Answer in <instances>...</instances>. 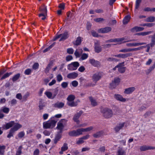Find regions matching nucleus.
<instances>
[{
  "label": "nucleus",
  "instance_id": "obj_32",
  "mask_svg": "<svg viewBox=\"0 0 155 155\" xmlns=\"http://www.w3.org/2000/svg\"><path fill=\"white\" fill-rule=\"evenodd\" d=\"M89 99L90 101L91 102V105L93 107H94L97 105V103L96 100L93 99V97H89Z\"/></svg>",
  "mask_w": 155,
  "mask_h": 155
},
{
  "label": "nucleus",
  "instance_id": "obj_61",
  "mask_svg": "<svg viewBox=\"0 0 155 155\" xmlns=\"http://www.w3.org/2000/svg\"><path fill=\"white\" fill-rule=\"evenodd\" d=\"M94 20L97 22H100L104 20V19L103 18H95L94 19Z\"/></svg>",
  "mask_w": 155,
  "mask_h": 155
},
{
  "label": "nucleus",
  "instance_id": "obj_2",
  "mask_svg": "<svg viewBox=\"0 0 155 155\" xmlns=\"http://www.w3.org/2000/svg\"><path fill=\"white\" fill-rule=\"evenodd\" d=\"M101 112L103 114V116L106 118H109L112 116L113 111L108 107H105L101 109Z\"/></svg>",
  "mask_w": 155,
  "mask_h": 155
},
{
  "label": "nucleus",
  "instance_id": "obj_42",
  "mask_svg": "<svg viewBox=\"0 0 155 155\" xmlns=\"http://www.w3.org/2000/svg\"><path fill=\"white\" fill-rule=\"evenodd\" d=\"M45 94L47 96L48 98L53 99L52 98V94L51 92L46 91L45 93Z\"/></svg>",
  "mask_w": 155,
  "mask_h": 155
},
{
  "label": "nucleus",
  "instance_id": "obj_49",
  "mask_svg": "<svg viewBox=\"0 0 155 155\" xmlns=\"http://www.w3.org/2000/svg\"><path fill=\"white\" fill-rule=\"evenodd\" d=\"M29 93L28 92H27L23 97L22 100L23 101H27L28 98L29 96Z\"/></svg>",
  "mask_w": 155,
  "mask_h": 155
},
{
  "label": "nucleus",
  "instance_id": "obj_41",
  "mask_svg": "<svg viewBox=\"0 0 155 155\" xmlns=\"http://www.w3.org/2000/svg\"><path fill=\"white\" fill-rule=\"evenodd\" d=\"M70 102L67 103V104L69 106L71 107H76L78 105L77 103H75L74 101Z\"/></svg>",
  "mask_w": 155,
  "mask_h": 155
},
{
  "label": "nucleus",
  "instance_id": "obj_36",
  "mask_svg": "<svg viewBox=\"0 0 155 155\" xmlns=\"http://www.w3.org/2000/svg\"><path fill=\"white\" fill-rule=\"evenodd\" d=\"M152 31H148L147 32H140L136 34V35H138L145 36L151 34Z\"/></svg>",
  "mask_w": 155,
  "mask_h": 155
},
{
  "label": "nucleus",
  "instance_id": "obj_27",
  "mask_svg": "<svg viewBox=\"0 0 155 155\" xmlns=\"http://www.w3.org/2000/svg\"><path fill=\"white\" fill-rule=\"evenodd\" d=\"M131 17L129 15L125 16L123 20V23L124 25H126L130 21Z\"/></svg>",
  "mask_w": 155,
  "mask_h": 155
},
{
  "label": "nucleus",
  "instance_id": "obj_20",
  "mask_svg": "<svg viewBox=\"0 0 155 155\" xmlns=\"http://www.w3.org/2000/svg\"><path fill=\"white\" fill-rule=\"evenodd\" d=\"M60 121H60L58 123L56 129L59 130H60V133H61L63 131V129L64 127V126L62 123L60 122Z\"/></svg>",
  "mask_w": 155,
  "mask_h": 155
},
{
  "label": "nucleus",
  "instance_id": "obj_21",
  "mask_svg": "<svg viewBox=\"0 0 155 155\" xmlns=\"http://www.w3.org/2000/svg\"><path fill=\"white\" fill-rule=\"evenodd\" d=\"M46 106V103L44 102L42 99L40 100L39 102V106L38 107L39 108V110H41L43 109Z\"/></svg>",
  "mask_w": 155,
  "mask_h": 155
},
{
  "label": "nucleus",
  "instance_id": "obj_37",
  "mask_svg": "<svg viewBox=\"0 0 155 155\" xmlns=\"http://www.w3.org/2000/svg\"><path fill=\"white\" fill-rule=\"evenodd\" d=\"M75 98L74 95L73 94L69 95L67 97V99L68 101H72L74 100Z\"/></svg>",
  "mask_w": 155,
  "mask_h": 155
},
{
  "label": "nucleus",
  "instance_id": "obj_34",
  "mask_svg": "<svg viewBox=\"0 0 155 155\" xmlns=\"http://www.w3.org/2000/svg\"><path fill=\"white\" fill-rule=\"evenodd\" d=\"M93 129V127L92 126H90L89 127L85 128H80L81 130V133H82V132H88L92 130Z\"/></svg>",
  "mask_w": 155,
  "mask_h": 155
},
{
  "label": "nucleus",
  "instance_id": "obj_62",
  "mask_svg": "<svg viewBox=\"0 0 155 155\" xmlns=\"http://www.w3.org/2000/svg\"><path fill=\"white\" fill-rule=\"evenodd\" d=\"M39 66L38 63H35L32 66V68L34 70H36L38 68Z\"/></svg>",
  "mask_w": 155,
  "mask_h": 155
},
{
  "label": "nucleus",
  "instance_id": "obj_17",
  "mask_svg": "<svg viewBox=\"0 0 155 155\" xmlns=\"http://www.w3.org/2000/svg\"><path fill=\"white\" fill-rule=\"evenodd\" d=\"M94 49L95 52L98 53L101 52L102 50L101 47L100 46V44L98 43H95Z\"/></svg>",
  "mask_w": 155,
  "mask_h": 155
},
{
  "label": "nucleus",
  "instance_id": "obj_29",
  "mask_svg": "<svg viewBox=\"0 0 155 155\" xmlns=\"http://www.w3.org/2000/svg\"><path fill=\"white\" fill-rule=\"evenodd\" d=\"M126 152L124 149L122 147L119 148L117 152V155H125Z\"/></svg>",
  "mask_w": 155,
  "mask_h": 155
},
{
  "label": "nucleus",
  "instance_id": "obj_15",
  "mask_svg": "<svg viewBox=\"0 0 155 155\" xmlns=\"http://www.w3.org/2000/svg\"><path fill=\"white\" fill-rule=\"evenodd\" d=\"M54 62L53 61L51 60L50 61L49 64L47 65V66L45 70V72L46 74L48 73L49 72V70L51 69L53 65Z\"/></svg>",
  "mask_w": 155,
  "mask_h": 155
},
{
  "label": "nucleus",
  "instance_id": "obj_39",
  "mask_svg": "<svg viewBox=\"0 0 155 155\" xmlns=\"http://www.w3.org/2000/svg\"><path fill=\"white\" fill-rule=\"evenodd\" d=\"M103 134V132L102 131H99L98 132H97L95 134H94L93 135V136L94 138H98L101 136Z\"/></svg>",
  "mask_w": 155,
  "mask_h": 155
},
{
  "label": "nucleus",
  "instance_id": "obj_35",
  "mask_svg": "<svg viewBox=\"0 0 155 155\" xmlns=\"http://www.w3.org/2000/svg\"><path fill=\"white\" fill-rule=\"evenodd\" d=\"M9 111V108L5 107H2L0 110V111H2L6 114H8Z\"/></svg>",
  "mask_w": 155,
  "mask_h": 155
},
{
  "label": "nucleus",
  "instance_id": "obj_47",
  "mask_svg": "<svg viewBox=\"0 0 155 155\" xmlns=\"http://www.w3.org/2000/svg\"><path fill=\"white\" fill-rule=\"evenodd\" d=\"M51 131L47 130H44L43 132V133L44 135L47 136H50L51 134Z\"/></svg>",
  "mask_w": 155,
  "mask_h": 155
},
{
  "label": "nucleus",
  "instance_id": "obj_23",
  "mask_svg": "<svg viewBox=\"0 0 155 155\" xmlns=\"http://www.w3.org/2000/svg\"><path fill=\"white\" fill-rule=\"evenodd\" d=\"M78 75L77 73L74 72L70 73L68 74L67 76V77L69 79H75L77 78Z\"/></svg>",
  "mask_w": 155,
  "mask_h": 155
},
{
  "label": "nucleus",
  "instance_id": "obj_24",
  "mask_svg": "<svg viewBox=\"0 0 155 155\" xmlns=\"http://www.w3.org/2000/svg\"><path fill=\"white\" fill-rule=\"evenodd\" d=\"M124 122L120 123L118 125H117L114 128V130L116 132H119L124 126Z\"/></svg>",
  "mask_w": 155,
  "mask_h": 155
},
{
  "label": "nucleus",
  "instance_id": "obj_51",
  "mask_svg": "<svg viewBox=\"0 0 155 155\" xmlns=\"http://www.w3.org/2000/svg\"><path fill=\"white\" fill-rule=\"evenodd\" d=\"M88 57V54L85 53H83L80 58L82 60H84L87 59Z\"/></svg>",
  "mask_w": 155,
  "mask_h": 155
},
{
  "label": "nucleus",
  "instance_id": "obj_56",
  "mask_svg": "<svg viewBox=\"0 0 155 155\" xmlns=\"http://www.w3.org/2000/svg\"><path fill=\"white\" fill-rule=\"evenodd\" d=\"M84 142V141L83 140L82 138L81 137L79 138V140L76 142V143L78 145H79L83 143Z\"/></svg>",
  "mask_w": 155,
  "mask_h": 155
},
{
  "label": "nucleus",
  "instance_id": "obj_11",
  "mask_svg": "<svg viewBox=\"0 0 155 155\" xmlns=\"http://www.w3.org/2000/svg\"><path fill=\"white\" fill-rule=\"evenodd\" d=\"M132 55V54L131 53H129L125 54H118L114 55V56L122 58H125L128 57H130Z\"/></svg>",
  "mask_w": 155,
  "mask_h": 155
},
{
  "label": "nucleus",
  "instance_id": "obj_13",
  "mask_svg": "<svg viewBox=\"0 0 155 155\" xmlns=\"http://www.w3.org/2000/svg\"><path fill=\"white\" fill-rule=\"evenodd\" d=\"M127 40V39H125L124 38H119L115 39H111L106 41V42L108 43L113 42H119L122 41L123 40Z\"/></svg>",
  "mask_w": 155,
  "mask_h": 155
},
{
  "label": "nucleus",
  "instance_id": "obj_52",
  "mask_svg": "<svg viewBox=\"0 0 155 155\" xmlns=\"http://www.w3.org/2000/svg\"><path fill=\"white\" fill-rule=\"evenodd\" d=\"M25 135V133L24 131H22L19 132L18 134V136L19 138H21L23 137Z\"/></svg>",
  "mask_w": 155,
  "mask_h": 155
},
{
  "label": "nucleus",
  "instance_id": "obj_3",
  "mask_svg": "<svg viewBox=\"0 0 155 155\" xmlns=\"http://www.w3.org/2000/svg\"><path fill=\"white\" fill-rule=\"evenodd\" d=\"M61 37V38L59 40V41H64L66 39L69 37L68 34V31H66L64 33L60 34L58 35L56 34L53 38V41H55Z\"/></svg>",
  "mask_w": 155,
  "mask_h": 155
},
{
  "label": "nucleus",
  "instance_id": "obj_9",
  "mask_svg": "<svg viewBox=\"0 0 155 155\" xmlns=\"http://www.w3.org/2000/svg\"><path fill=\"white\" fill-rule=\"evenodd\" d=\"M83 111L81 110H80L79 112H77L75 114L73 117V120L77 124L79 123V120L78 119L81 114L83 113Z\"/></svg>",
  "mask_w": 155,
  "mask_h": 155
},
{
  "label": "nucleus",
  "instance_id": "obj_16",
  "mask_svg": "<svg viewBox=\"0 0 155 155\" xmlns=\"http://www.w3.org/2000/svg\"><path fill=\"white\" fill-rule=\"evenodd\" d=\"M155 149V147H152L150 146L143 145L140 147V150L141 151H145L149 150H153Z\"/></svg>",
  "mask_w": 155,
  "mask_h": 155
},
{
  "label": "nucleus",
  "instance_id": "obj_8",
  "mask_svg": "<svg viewBox=\"0 0 155 155\" xmlns=\"http://www.w3.org/2000/svg\"><path fill=\"white\" fill-rule=\"evenodd\" d=\"M89 62L94 67H99L101 65V63L99 61L96 60L94 58L90 59Z\"/></svg>",
  "mask_w": 155,
  "mask_h": 155
},
{
  "label": "nucleus",
  "instance_id": "obj_43",
  "mask_svg": "<svg viewBox=\"0 0 155 155\" xmlns=\"http://www.w3.org/2000/svg\"><path fill=\"white\" fill-rule=\"evenodd\" d=\"M145 47V46H141L138 48H130V52L133 51H137L140 50L142 48H144Z\"/></svg>",
  "mask_w": 155,
  "mask_h": 155
},
{
  "label": "nucleus",
  "instance_id": "obj_7",
  "mask_svg": "<svg viewBox=\"0 0 155 155\" xmlns=\"http://www.w3.org/2000/svg\"><path fill=\"white\" fill-rule=\"evenodd\" d=\"M82 134L80 128L76 130H73L68 132V135L71 137H78Z\"/></svg>",
  "mask_w": 155,
  "mask_h": 155
},
{
  "label": "nucleus",
  "instance_id": "obj_45",
  "mask_svg": "<svg viewBox=\"0 0 155 155\" xmlns=\"http://www.w3.org/2000/svg\"><path fill=\"white\" fill-rule=\"evenodd\" d=\"M112 81L117 86L120 82V79L119 78H115Z\"/></svg>",
  "mask_w": 155,
  "mask_h": 155
},
{
  "label": "nucleus",
  "instance_id": "obj_19",
  "mask_svg": "<svg viewBox=\"0 0 155 155\" xmlns=\"http://www.w3.org/2000/svg\"><path fill=\"white\" fill-rule=\"evenodd\" d=\"M64 105V103L58 101L53 105V107L59 109L63 107Z\"/></svg>",
  "mask_w": 155,
  "mask_h": 155
},
{
  "label": "nucleus",
  "instance_id": "obj_12",
  "mask_svg": "<svg viewBox=\"0 0 155 155\" xmlns=\"http://www.w3.org/2000/svg\"><path fill=\"white\" fill-rule=\"evenodd\" d=\"M15 124L14 121H11L8 123H7L5 125H3L2 128L4 129L7 130Z\"/></svg>",
  "mask_w": 155,
  "mask_h": 155
},
{
  "label": "nucleus",
  "instance_id": "obj_46",
  "mask_svg": "<svg viewBox=\"0 0 155 155\" xmlns=\"http://www.w3.org/2000/svg\"><path fill=\"white\" fill-rule=\"evenodd\" d=\"M68 149V144L66 143H65L64 144L63 146L61 147V150L62 151H65L67 150Z\"/></svg>",
  "mask_w": 155,
  "mask_h": 155
},
{
  "label": "nucleus",
  "instance_id": "obj_1",
  "mask_svg": "<svg viewBox=\"0 0 155 155\" xmlns=\"http://www.w3.org/2000/svg\"><path fill=\"white\" fill-rule=\"evenodd\" d=\"M54 117L51 118L49 120L43 123V127L44 129H52L56 126L57 121L53 119Z\"/></svg>",
  "mask_w": 155,
  "mask_h": 155
},
{
  "label": "nucleus",
  "instance_id": "obj_14",
  "mask_svg": "<svg viewBox=\"0 0 155 155\" xmlns=\"http://www.w3.org/2000/svg\"><path fill=\"white\" fill-rule=\"evenodd\" d=\"M146 43L145 42L142 43H130L126 44V45L128 47H136L139 45H145Z\"/></svg>",
  "mask_w": 155,
  "mask_h": 155
},
{
  "label": "nucleus",
  "instance_id": "obj_38",
  "mask_svg": "<svg viewBox=\"0 0 155 155\" xmlns=\"http://www.w3.org/2000/svg\"><path fill=\"white\" fill-rule=\"evenodd\" d=\"M146 21L148 22H153L155 21V18L154 16H149L146 19Z\"/></svg>",
  "mask_w": 155,
  "mask_h": 155
},
{
  "label": "nucleus",
  "instance_id": "obj_58",
  "mask_svg": "<svg viewBox=\"0 0 155 155\" xmlns=\"http://www.w3.org/2000/svg\"><path fill=\"white\" fill-rule=\"evenodd\" d=\"M31 72V70L30 68H28L25 70L24 72V73L25 75H30Z\"/></svg>",
  "mask_w": 155,
  "mask_h": 155
},
{
  "label": "nucleus",
  "instance_id": "obj_59",
  "mask_svg": "<svg viewBox=\"0 0 155 155\" xmlns=\"http://www.w3.org/2000/svg\"><path fill=\"white\" fill-rule=\"evenodd\" d=\"M57 81L58 82H60L63 80V78L62 75L59 74L57 76Z\"/></svg>",
  "mask_w": 155,
  "mask_h": 155
},
{
  "label": "nucleus",
  "instance_id": "obj_18",
  "mask_svg": "<svg viewBox=\"0 0 155 155\" xmlns=\"http://www.w3.org/2000/svg\"><path fill=\"white\" fill-rule=\"evenodd\" d=\"M135 89V88L134 87L126 88L125 89L124 93L126 94H131L134 91Z\"/></svg>",
  "mask_w": 155,
  "mask_h": 155
},
{
  "label": "nucleus",
  "instance_id": "obj_55",
  "mask_svg": "<svg viewBox=\"0 0 155 155\" xmlns=\"http://www.w3.org/2000/svg\"><path fill=\"white\" fill-rule=\"evenodd\" d=\"M117 86L113 81L110 84V87L112 89L115 88Z\"/></svg>",
  "mask_w": 155,
  "mask_h": 155
},
{
  "label": "nucleus",
  "instance_id": "obj_25",
  "mask_svg": "<svg viewBox=\"0 0 155 155\" xmlns=\"http://www.w3.org/2000/svg\"><path fill=\"white\" fill-rule=\"evenodd\" d=\"M82 38L80 36L78 37L75 41L73 42V44L75 45L78 46L80 45L82 42Z\"/></svg>",
  "mask_w": 155,
  "mask_h": 155
},
{
  "label": "nucleus",
  "instance_id": "obj_10",
  "mask_svg": "<svg viewBox=\"0 0 155 155\" xmlns=\"http://www.w3.org/2000/svg\"><path fill=\"white\" fill-rule=\"evenodd\" d=\"M112 28L110 27H106L104 28L99 29L98 30V32L99 33H106L111 31Z\"/></svg>",
  "mask_w": 155,
  "mask_h": 155
},
{
  "label": "nucleus",
  "instance_id": "obj_53",
  "mask_svg": "<svg viewBox=\"0 0 155 155\" xmlns=\"http://www.w3.org/2000/svg\"><path fill=\"white\" fill-rule=\"evenodd\" d=\"M9 102L11 106H14L16 105L17 103V101L15 99H12Z\"/></svg>",
  "mask_w": 155,
  "mask_h": 155
},
{
  "label": "nucleus",
  "instance_id": "obj_33",
  "mask_svg": "<svg viewBox=\"0 0 155 155\" xmlns=\"http://www.w3.org/2000/svg\"><path fill=\"white\" fill-rule=\"evenodd\" d=\"M6 146L5 145H1L0 144V155H3L5 152Z\"/></svg>",
  "mask_w": 155,
  "mask_h": 155
},
{
  "label": "nucleus",
  "instance_id": "obj_31",
  "mask_svg": "<svg viewBox=\"0 0 155 155\" xmlns=\"http://www.w3.org/2000/svg\"><path fill=\"white\" fill-rule=\"evenodd\" d=\"M13 72H6L4 74H3V75L1 78L0 80H2L4 79H5L8 78L11 75H12L13 74Z\"/></svg>",
  "mask_w": 155,
  "mask_h": 155
},
{
  "label": "nucleus",
  "instance_id": "obj_22",
  "mask_svg": "<svg viewBox=\"0 0 155 155\" xmlns=\"http://www.w3.org/2000/svg\"><path fill=\"white\" fill-rule=\"evenodd\" d=\"M115 98L117 100L122 102H125L126 99L124 98L122 95L119 94H115L114 96Z\"/></svg>",
  "mask_w": 155,
  "mask_h": 155
},
{
  "label": "nucleus",
  "instance_id": "obj_5",
  "mask_svg": "<svg viewBox=\"0 0 155 155\" xmlns=\"http://www.w3.org/2000/svg\"><path fill=\"white\" fill-rule=\"evenodd\" d=\"M21 127L22 125H21L18 123H17L13 127L10 129L9 133L7 136V137L10 138L12 137H13L15 132L17 130Z\"/></svg>",
  "mask_w": 155,
  "mask_h": 155
},
{
  "label": "nucleus",
  "instance_id": "obj_54",
  "mask_svg": "<svg viewBox=\"0 0 155 155\" xmlns=\"http://www.w3.org/2000/svg\"><path fill=\"white\" fill-rule=\"evenodd\" d=\"M118 70L120 73L122 74L125 71V67L119 68H118Z\"/></svg>",
  "mask_w": 155,
  "mask_h": 155
},
{
  "label": "nucleus",
  "instance_id": "obj_60",
  "mask_svg": "<svg viewBox=\"0 0 155 155\" xmlns=\"http://www.w3.org/2000/svg\"><path fill=\"white\" fill-rule=\"evenodd\" d=\"M67 52L69 54H72L74 53V50L72 48H68L67 49Z\"/></svg>",
  "mask_w": 155,
  "mask_h": 155
},
{
  "label": "nucleus",
  "instance_id": "obj_48",
  "mask_svg": "<svg viewBox=\"0 0 155 155\" xmlns=\"http://www.w3.org/2000/svg\"><path fill=\"white\" fill-rule=\"evenodd\" d=\"M92 35L94 37H98L99 36L98 34L94 30H92L91 31Z\"/></svg>",
  "mask_w": 155,
  "mask_h": 155
},
{
  "label": "nucleus",
  "instance_id": "obj_28",
  "mask_svg": "<svg viewBox=\"0 0 155 155\" xmlns=\"http://www.w3.org/2000/svg\"><path fill=\"white\" fill-rule=\"evenodd\" d=\"M39 11L41 12V13H43L45 15H47V7L45 5H43L39 8Z\"/></svg>",
  "mask_w": 155,
  "mask_h": 155
},
{
  "label": "nucleus",
  "instance_id": "obj_44",
  "mask_svg": "<svg viewBox=\"0 0 155 155\" xmlns=\"http://www.w3.org/2000/svg\"><path fill=\"white\" fill-rule=\"evenodd\" d=\"M22 146L19 147L17 150L16 152L15 155H21L22 153Z\"/></svg>",
  "mask_w": 155,
  "mask_h": 155
},
{
  "label": "nucleus",
  "instance_id": "obj_50",
  "mask_svg": "<svg viewBox=\"0 0 155 155\" xmlns=\"http://www.w3.org/2000/svg\"><path fill=\"white\" fill-rule=\"evenodd\" d=\"M142 0H136L135 2V9H137L140 6V4Z\"/></svg>",
  "mask_w": 155,
  "mask_h": 155
},
{
  "label": "nucleus",
  "instance_id": "obj_63",
  "mask_svg": "<svg viewBox=\"0 0 155 155\" xmlns=\"http://www.w3.org/2000/svg\"><path fill=\"white\" fill-rule=\"evenodd\" d=\"M58 7L61 9V10H64L65 8V4L64 3L60 4L58 6Z\"/></svg>",
  "mask_w": 155,
  "mask_h": 155
},
{
  "label": "nucleus",
  "instance_id": "obj_64",
  "mask_svg": "<svg viewBox=\"0 0 155 155\" xmlns=\"http://www.w3.org/2000/svg\"><path fill=\"white\" fill-rule=\"evenodd\" d=\"M73 58L72 55H68L66 56V61H69L73 59Z\"/></svg>",
  "mask_w": 155,
  "mask_h": 155
},
{
  "label": "nucleus",
  "instance_id": "obj_26",
  "mask_svg": "<svg viewBox=\"0 0 155 155\" xmlns=\"http://www.w3.org/2000/svg\"><path fill=\"white\" fill-rule=\"evenodd\" d=\"M21 77V74L20 73H18L14 75L12 78H11L10 80H11L13 82H15L18 80Z\"/></svg>",
  "mask_w": 155,
  "mask_h": 155
},
{
  "label": "nucleus",
  "instance_id": "obj_57",
  "mask_svg": "<svg viewBox=\"0 0 155 155\" xmlns=\"http://www.w3.org/2000/svg\"><path fill=\"white\" fill-rule=\"evenodd\" d=\"M47 15L43 13H41L38 15V16L40 18H41V19L43 20L46 18V16Z\"/></svg>",
  "mask_w": 155,
  "mask_h": 155
},
{
  "label": "nucleus",
  "instance_id": "obj_4",
  "mask_svg": "<svg viewBox=\"0 0 155 155\" xmlns=\"http://www.w3.org/2000/svg\"><path fill=\"white\" fill-rule=\"evenodd\" d=\"M104 75V73L102 71L97 72L94 74L92 76V80L94 82L96 83L100 80Z\"/></svg>",
  "mask_w": 155,
  "mask_h": 155
},
{
  "label": "nucleus",
  "instance_id": "obj_30",
  "mask_svg": "<svg viewBox=\"0 0 155 155\" xmlns=\"http://www.w3.org/2000/svg\"><path fill=\"white\" fill-rule=\"evenodd\" d=\"M61 137V136L60 134H57L53 140L54 144H57V142L60 140Z\"/></svg>",
  "mask_w": 155,
  "mask_h": 155
},
{
  "label": "nucleus",
  "instance_id": "obj_40",
  "mask_svg": "<svg viewBox=\"0 0 155 155\" xmlns=\"http://www.w3.org/2000/svg\"><path fill=\"white\" fill-rule=\"evenodd\" d=\"M55 42H54L53 44L50 45L48 48H46L45 50H44L43 51V52L45 53L49 51L55 45Z\"/></svg>",
  "mask_w": 155,
  "mask_h": 155
},
{
  "label": "nucleus",
  "instance_id": "obj_6",
  "mask_svg": "<svg viewBox=\"0 0 155 155\" xmlns=\"http://www.w3.org/2000/svg\"><path fill=\"white\" fill-rule=\"evenodd\" d=\"M79 66V64L78 62H72L68 65V69L70 71L75 70Z\"/></svg>",
  "mask_w": 155,
  "mask_h": 155
}]
</instances>
